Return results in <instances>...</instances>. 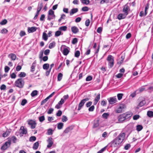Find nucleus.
<instances>
[{
	"label": "nucleus",
	"mask_w": 153,
	"mask_h": 153,
	"mask_svg": "<svg viewBox=\"0 0 153 153\" xmlns=\"http://www.w3.org/2000/svg\"><path fill=\"white\" fill-rule=\"evenodd\" d=\"M7 32H8L7 30L5 28H4V29H2L1 30V33L2 34L7 33Z\"/></svg>",
	"instance_id": "nucleus-50"
},
{
	"label": "nucleus",
	"mask_w": 153,
	"mask_h": 153,
	"mask_svg": "<svg viewBox=\"0 0 153 153\" xmlns=\"http://www.w3.org/2000/svg\"><path fill=\"white\" fill-rule=\"evenodd\" d=\"M53 131L52 129L51 128L49 129L47 131L48 134L49 135H52L53 133Z\"/></svg>",
	"instance_id": "nucleus-43"
},
{
	"label": "nucleus",
	"mask_w": 153,
	"mask_h": 153,
	"mask_svg": "<svg viewBox=\"0 0 153 153\" xmlns=\"http://www.w3.org/2000/svg\"><path fill=\"white\" fill-rule=\"evenodd\" d=\"M26 76V74L25 72H21L19 74L18 76L20 78L25 77Z\"/></svg>",
	"instance_id": "nucleus-34"
},
{
	"label": "nucleus",
	"mask_w": 153,
	"mask_h": 153,
	"mask_svg": "<svg viewBox=\"0 0 153 153\" xmlns=\"http://www.w3.org/2000/svg\"><path fill=\"white\" fill-rule=\"evenodd\" d=\"M55 46V43L53 42H52L50 43L49 44V48L50 49H51L54 47Z\"/></svg>",
	"instance_id": "nucleus-40"
},
{
	"label": "nucleus",
	"mask_w": 153,
	"mask_h": 153,
	"mask_svg": "<svg viewBox=\"0 0 153 153\" xmlns=\"http://www.w3.org/2000/svg\"><path fill=\"white\" fill-rule=\"evenodd\" d=\"M109 114L107 113H105L102 115V117L104 119H107L109 116Z\"/></svg>",
	"instance_id": "nucleus-32"
},
{
	"label": "nucleus",
	"mask_w": 153,
	"mask_h": 153,
	"mask_svg": "<svg viewBox=\"0 0 153 153\" xmlns=\"http://www.w3.org/2000/svg\"><path fill=\"white\" fill-rule=\"evenodd\" d=\"M15 85L19 88H22L25 84L24 79L20 78L17 79L15 82Z\"/></svg>",
	"instance_id": "nucleus-2"
},
{
	"label": "nucleus",
	"mask_w": 153,
	"mask_h": 153,
	"mask_svg": "<svg viewBox=\"0 0 153 153\" xmlns=\"http://www.w3.org/2000/svg\"><path fill=\"white\" fill-rule=\"evenodd\" d=\"M149 8V4L147 3L146 4L145 8V14L144 16H146L147 13V10Z\"/></svg>",
	"instance_id": "nucleus-22"
},
{
	"label": "nucleus",
	"mask_w": 153,
	"mask_h": 153,
	"mask_svg": "<svg viewBox=\"0 0 153 153\" xmlns=\"http://www.w3.org/2000/svg\"><path fill=\"white\" fill-rule=\"evenodd\" d=\"M35 68V64L34 63H33L32 64V65L31 67L30 71L32 72H33L34 71Z\"/></svg>",
	"instance_id": "nucleus-51"
},
{
	"label": "nucleus",
	"mask_w": 153,
	"mask_h": 153,
	"mask_svg": "<svg viewBox=\"0 0 153 153\" xmlns=\"http://www.w3.org/2000/svg\"><path fill=\"white\" fill-rule=\"evenodd\" d=\"M28 124L30 126L31 128L33 129L35 128L36 124L35 121L30 120L28 121Z\"/></svg>",
	"instance_id": "nucleus-10"
},
{
	"label": "nucleus",
	"mask_w": 153,
	"mask_h": 153,
	"mask_svg": "<svg viewBox=\"0 0 153 153\" xmlns=\"http://www.w3.org/2000/svg\"><path fill=\"white\" fill-rule=\"evenodd\" d=\"M107 60L108 62V65L110 68H112L114 64V59L113 56L111 55L108 56Z\"/></svg>",
	"instance_id": "nucleus-3"
},
{
	"label": "nucleus",
	"mask_w": 153,
	"mask_h": 153,
	"mask_svg": "<svg viewBox=\"0 0 153 153\" xmlns=\"http://www.w3.org/2000/svg\"><path fill=\"white\" fill-rule=\"evenodd\" d=\"M68 120L67 117L64 115H63L62 117V121L63 122H65Z\"/></svg>",
	"instance_id": "nucleus-44"
},
{
	"label": "nucleus",
	"mask_w": 153,
	"mask_h": 153,
	"mask_svg": "<svg viewBox=\"0 0 153 153\" xmlns=\"http://www.w3.org/2000/svg\"><path fill=\"white\" fill-rule=\"evenodd\" d=\"M126 105L125 104H120L117 109L116 110V112L117 113H121L122 112L123 109L126 108Z\"/></svg>",
	"instance_id": "nucleus-7"
},
{
	"label": "nucleus",
	"mask_w": 153,
	"mask_h": 153,
	"mask_svg": "<svg viewBox=\"0 0 153 153\" xmlns=\"http://www.w3.org/2000/svg\"><path fill=\"white\" fill-rule=\"evenodd\" d=\"M147 115L149 117H153V111H148L147 112Z\"/></svg>",
	"instance_id": "nucleus-26"
},
{
	"label": "nucleus",
	"mask_w": 153,
	"mask_h": 153,
	"mask_svg": "<svg viewBox=\"0 0 153 153\" xmlns=\"http://www.w3.org/2000/svg\"><path fill=\"white\" fill-rule=\"evenodd\" d=\"M69 52V51L67 48H65L63 50L62 53L64 55L66 56L68 54Z\"/></svg>",
	"instance_id": "nucleus-21"
},
{
	"label": "nucleus",
	"mask_w": 153,
	"mask_h": 153,
	"mask_svg": "<svg viewBox=\"0 0 153 153\" xmlns=\"http://www.w3.org/2000/svg\"><path fill=\"white\" fill-rule=\"evenodd\" d=\"M125 135L124 132H121L119 135L111 142V146L117 148L119 147L120 145L124 140Z\"/></svg>",
	"instance_id": "nucleus-1"
},
{
	"label": "nucleus",
	"mask_w": 153,
	"mask_h": 153,
	"mask_svg": "<svg viewBox=\"0 0 153 153\" xmlns=\"http://www.w3.org/2000/svg\"><path fill=\"white\" fill-rule=\"evenodd\" d=\"M71 30L72 32L74 34H76L79 32V29L76 26H73L71 27Z\"/></svg>",
	"instance_id": "nucleus-16"
},
{
	"label": "nucleus",
	"mask_w": 153,
	"mask_h": 153,
	"mask_svg": "<svg viewBox=\"0 0 153 153\" xmlns=\"http://www.w3.org/2000/svg\"><path fill=\"white\" fill-rule=\"evenodd\" d=\"M63 76V74L61 73H59L58 74L57 76L58 80L59 81H60L62 79Z\"/></svg>",
	"instance_id": "nucleus-35"
},
{
	"label": "nucleus",
	"mask_w": 153,
	"mask_h": 153,
	"mask_svg": "<svg viewBox=\"0 0 153 153\" xmlns=\"http://www.w3.org/2000/svg\"><path fill=\"white\" fill-rule=\"evenodd\" d=\"M55 17H54L53 16L48 15L47 19L49 21H50L51 19H54Z\"/></svg>",
	"instance_id": "nucleus-58"
},
{
	"label": "nucleus",
	"mask_w": 153,
	"mask_h": 153,
	"mask_svg": "<svg viewBox=\"0 0 153 153\" xmlns=\"http://www.w3.org/2000/svg\"><path fill=\"white\" fill-rule=\"evenodd\" d=\"M77 42V39L76 38H74L72 41V43L73 44H75Z\"/></svg>",
	"instance_id": "nucleus-62"
},
{
	"label": "nucleus",
	"mask_w": 153,
	"mask_h": 153,
	"mask_svg": "<svg viewBox=\"0 0 153 153\" xmlns=\"http://www.w3.org/2000/svg\"><path fill=\"white\" fill-rule=\"evenodd\" d=\"M97 1H100V3L101 4H108L109 2V0H97Z\"/></svg>",
	"instance_id": "nucleus-27"
},
{
	"label": "nucleus",
	"mask_w": 153,
	"mask_h": 153,
	"mask_svg": "<svg viewBox=\"0 0 153 153\" xmlns=\"http://www.w3.org/2000/svg\"><path fill=\"white\" fill-rule=\"evenodd\" d=\"M78 11V9L77 8H73L71 9L70 12V16L72 15L75 13H77Z\"/></svg>",
	"instance_id": "nucleus-18"
},
{
	"label": "nucleus",
	"mask_w": 153,
	"mask_h": 153,
	"mask_svg": "<svg viewBox=\"0 0 153 153\" xmlns=\"http://www.w3.org/2000/svg\"><path fill=\"white\" fill-rule=\"evenodd\" d=\"M27 102V100L25 99H23L21 102V105L22 106H24Z\"/></svg>",
	"instance_id": "nucleus-49"
},
{
	"label": "nucleus",
	"mask_w": 153,
	"mask_h": 153,
	"mask_svg": "<svg viewBox=\"0 0 153 153\" xmlns=\"http://www.w3.org/2000/svg\"><path fill=\"white\" fill-rule=\"evenodd\" d=\"M126 120H129L132 115V114L131 112H128L123 114Z\"/></svg>",
	"instance_id": "nucleus-11"
},
{
	"label": "nucleus",
	"mask_w": 153,
	"mask_h": 153,
	"mask_svg": "<svg viewBox=\"0 0 153 153\" xmlns=\"http://www.w3.org/2000/svg\"><path fill=\"white\" fill-rule=\"evenodd\" d=\"M131 147V145L129 144H127L124 147V149L125 150H128Z\"/></svg>",
	"instance_id": "nucleus-60"
},
{
	"label": "nucleus",
	"mask_w": 153,
	"mask_h": 153,
	"mask_svg": "<svg viewBox=\"0 0 153 153\" xmlns=\"http://www.w3.org/2000/svg\"><path fill=\"white\" fill-rule=\"evenodd\" d=\"M63 126V123H59L57 124V128L59 129L62 128Z\"/></svg>",
	"instance_id": "nucleus-33"
},
{
	"label": "nucleus",
	"mask_w": 153,
	"mask_h": 153,
	"mask_svg": "<svg viewBox=\"0 0 153 153\" xmlns=\"http://www.w3.org/2000/svg\"><path fill=\"white\" fill-rule=\"evenodd\" d=\"M146 103V101L145 100H142L140 102L138 105V106L139 107H142Z\"/></svg>",
	"instance_id": "nucleus-31"
},
{
	"label": "nucleus",
	"mask_w": 153,
	"mask_h": 153,
	"mask_svg": "<svg viewBox=\"0 0 153 153\" xmlns=\"http://www.w3.org/2000/svg\"><path fill=\"white\" fill-rule=\"evenodd\" d=\"M11 142L10 140H9L8 139V140L7 141H6L5 143L4 144V145L6 146L7 148L9 147L10 144H11Z\"/></svg>",
	"instance_id": "nucleus-38"
},
{
	"label": "nucleus",
	"mask_w": 153,
	"mask_h": 153,
	"mask_svg": "<svg viewBox=\"0 0 153 153\" xmlns=\"http://www.w3.org/2000/svg\"><path fill=\"white\" fill-rule=\"evenodd\" d=\"M89 100V99L88 98H86L84 99H83L82 100L80 103H79V105H78V107L77 109V110L78 111L80 110L82 107L84 105V104L88 100Z\"/></svg>",
	"instance_id": "nucleus-5"
},
{
	"label": "nucleus",
	"mask_w": 153,
	"mask_h": 153,
	"mask_svg": "<svg viewBox=\"0 0 153 153\" xmlns=\"http://www.w3.org/2000/svg\"><path fill=\"white\" fill-rule=\"evenodd\" d=\"M82 3L84 4L87 5L89 3V0H82Z\"/></svg>",
	"instance_id": "nucleus-53"
},
{
	"label": "nucleus",
	"mask_w": 153,
	"mask_h": 153,
	"mask_svg": "<svg viewBox=\"0 0 153 153\" xmlns=\"http://www.w3.org/2000/svg\"><path fill=\"white\" fill-rule=\"evenodd\" d=\"M38 94V91L36 90L33 91L31 94L32 97H34L37 95Z\"/></svg>",
	"instance_id": "nucleus-37"
},
{
	"label": "nucleus",
	"mask_w": 153,
	"mask_h": 153,
	"mask_svg": "<svg viewBox=\"0 0 153 153\" xmlns=\"http://www.w3.org/2000/svg\"><path fill=\"white\" fill-rule=\"evenodd\" d=\"M7 20L4 19L0 23V24L1 25H4L7 24Z\"/></svg>",
	"instance_id": "nucleus-56"
},
{
	"label": "nucleus",
	"mask_w": 153,
	"mask_h": 153,
	"mask_svg": "<svg viewBox=\"0 0 153 153\" xmlns=\"http://www.w3.org/2000/svg\"><path fill=\"white\" fill-rule=\"evenodd\" d=\"M9 57L12 60H16V55L13 53H10L8 55Z\"/></svg>",
	"instance_id": "nucleus-19"
},
{
	"label": "nucleus",
	"mask_w": 153,
	"mask_h": 153,
	"mask_svg": "<svg viewBox=\"0 0 153 153\" xmlns=\"http://www.w3.org/2000/svg\"><path fill=\"white\" fill-rule=\"evenodd\" d=\"M92 79V77L90 76H88L86 79V81H89L91 80Z\"/></svg>",
	"instance_id": "nucleus-54"
},
{
	"label": "nucleus",
	"mask_w": 153,
	"mask_h": 153,
	"mask_svg": "<svg viewBox=\"0 0 153 153\" xmlns=\"http://www.w3.org/2000/svg\"><path fill=\"white\" fill-rule=\"evenodd\" d=\"M48 35L46 33L44 32L43 33L42 36V39L45 41H46L48 39Z\"/></svg>",
	"instance_id": "nucleus-23"
},
{
	"label": "nucleus",
	"mask_w": 153,
	"mask_h": 153,
	"mask_svg": "<svg viewBox=\"0 0 153 153\" xmlns=\"http://www.w3.org/2000/svg\"><path fill=\"white\" fill-rule=\"evenodd\" d=\"M19 130V136H22L24 134H26L27 133V130L24 127L22 126L20 127Z\"/></svg>",
	"instance_id": "nucleus-6"
},
{
	"label": "nucleus",
	"mask_w": 153,
	"mask_h": 153,
	"mask_svg": "<svg viewBox=\"0 0 153 153\" xmlns=\"http://www.w3.org/2000/svg\"><path fill=\"white\" fill-rule=\"evenodd\" d=\"M88 7H84L82 8V10L83 12H86L88 10Z\"/></svg>",
	"instance_id": "nucleus-47"
},
{
	"label": "nucleus",
	"mask_w": 153,
	"mask_h": 153,
	"mask_svg": "<svg viewBox=\"0 0 153 153\" xmlns=\"http://www.w3.org/2000/svg\"><path fill=\"white\" fill-rule=\"evenodd\" d=\"M36 140V137L35 136H31L30 137L29 141L30 142H33Z\"/></svg>",
	"instance_id": "nucleus-42"
},
{
	"label": "nucleus",
	"mask_w": 153,
	"mask_h": 153,
	"mask_svg": "<svg viewBox=\"0 0 153 153\" xmlns=\"http://www.w3.org/2000/svg\"><path fill=\"white\" fill-rule=\"evenodd\" d=\"M74 127L72 126H71L67 127L64 131V132L67 133L73 129Z\"/></svg>",
	"instance_id": "nucleus-17"
},
{
	"label": "nucleus",
	"mask_w": 153,
	"mask_h": 153,
	"mask_svg": "<svg viewBox=\"0 0 153 153\" xmlns=\"http://www.w3.org/2000/svg\"><path fill=\"white\" fill-rule=\"evenodd\" d=\"M44 51L42 50L40 51L39 54V58L40 59H42V58Z\"/></svg>",
	"instance_id": "nucleus-48"
},
{
	"label": "nucleus",
	"mask_w": 153,
	"mask_h": 153,
	"mask_svg": "<svg viewBox=\"0 0 153 153\" xmlns=\"http://www.w3.org/2000/svg\"><path fill=\"white\" fill-rule=\"evenodd\" d=\"M90 23V21L89 19H88L86 20L85 22V25L87 27H88L89 25V24Z\"/></svg>",
	"instance_id": "nucleus-59"
},
{
	"label": "nucleus",
	"mask_w": 153,
	"mask_h": 153,
	"mask_svg": "<svg viewBox=\"0 0 153 153\" xmlns=\"http://www.w3.org/2000/svg\"><path fill=\"white\" fill-rule=\"evenodd\" d=\"M48 15L53 16L54 17H55L54 14V12L52 9H50L49 10Z\"/></svg>",
	"instance_id": "nucleus-28"
},
{
	"label": "nucleus",
	"mask_w": 153,
	"mask_h": 153,
	"mask_svg": "<svg viewBox=\"0 0 153 153\" xmlns=\"http://www.w3.org/2000/svg\"><path fill=\"white\" fill-rule=\"evenodd\" d=\"M143 127L142 125H138L136 126V130L138 131H140L142 129Z\"/></svg>",
	"instance_id": "nucleus-30"
},
{
	"label": "nucleus",
	"mask_w": 153,
	"mask_h": 153,
	"mask_svg": "<svg viewBox=\"0 0 153 153\" xmlns=\"http://www.w3.org/2000/svg\"><path fill=\"white\" fill-rule=\"evenodd\" d=\"M130 4L127 3L124 6L123 9V12L124 13L127 15H128V12L130 11Z\"/></svg>",
	"instance_id": "nucleus-4"
},
{
	"label": "nucleus",
	"mask_w": 153,
	"mask_h": 153,
	"mask_svg": "<svg viewBox=\"0 0 153 153\" xmlns=\"http://www.w3.org/2000/svg\"><path fill=\"white\" fill-rule=\"evenodd\" d=\"M39 146V143L38 142V141L36 142V143H34L33 144V149L35 150H36L38 148Z\"/></svg>",
	"instance_id": "nucleus-24"
},
{
	"label": "nucleus",
	"mask_w": 153,
	"mask_h": 153,
	"mask_svg": "<svg viewBox=\"0 0 153 153\" xmlns=\"http://www.w3.org/2000/svg\"><path fill=\"white\" fill-rule=\"evenodd\" d=\"M49 65L48 63L45 64L43 66V69L48 70L49 68Z\"/></svg>",
	"instance_id": "nucleus-36"
},
{
	"label": "nucleus",
	"mask_w": 153,
	"mask_h": 153,
	"mask_svg": "<svg viewBox=\"0 0 153 153\" xmlns=\"http://www.w3.org/2000/svg\"><path fill=\"white\" fill-rule=\"evenodd\" d=\"M67 27L66 26H62L59 28V30L65 31L67 30Z\"/></svg>",
	"instance_id": "nucleus-39"
},
{
	"label": "nucleus",
	"mask_w": 153,
	"mask_h": 153,
	"mask_svg": "<svg viewBox=\"0 0 153 153\" xmlns=\"http://www.w3.org/2000/svg\"><path fill=\"white\" fill-rule=\"evenodd\" d=\"M37 29V28L35 27H29L28 28V31L29 33H33Z\"/></svg>",
	"instance_id": "nucleus-14"
},
{
	"label": "nucleus",
	"mask_w": 153,
	"mask_h": 153,
	"mask_svg": "<svg viewBox=\"0 0 153 153\" xmlns=\"http://www.w3.org/2000/svg\"><path fill=\"white\" fill-rule=\"evenodd\" d=\"M80 53L79 51H76L75 53V56L76 57H78L80 55Z\"/></svg>",
	"instance_id": "nucleus-45"
},
{
	"label": "nucleus",
	"mask_w": 153,
	"mask_h": 153,
	"mask_svg": "<svg viewBox=\"0 0 153 153\" xmlns=\"http://www.w3.org/2000/svg\"><path fill=\"white\" fill-rule=\"evenodd\" d=\"M127 15L125 13H120L117 16V19L119 20H121L125 19Z\"/></svg>",
	"instance_id": "nucleus-12"
},
{
	"label": "nucleus",
	"mask_w": 153,
	"mask_h": 153,
	"mask_svg": "<svg viewBox=\"0 0 153 153\" xmlns=\"http://www.w3.org/2000/svg\"><path fill=\"white\" fill-rule=\"evenodd\" d=\"M123 94H118L117 95V97L118 99L119 100H120L122 98Z\"/></svg>",
	"instance_id": "nucleus-46"
},
{
	"label": "nucleus",
	"mask_w": 153,
	"mask_h": 153,
	"mask_svg": "<svg viewBox=\"0 0 153 153\" xmlns=\"http://www.w3.org/2000/svg\"><path fill=\"white\" fill-rule=\"evenodd\" d=\"M39 121L40 122L42 123L45 120V116H42L40 117H39Z\"/></svg>",
	"instance_id": "nucleus-41"
},
{
	"label": "nucleus",
	"mask_w": 153,
	"mask_h": 153,
	"mask_svg": "<svg viewBox=\"0 0 153 153\" xmlns=\"http://www.w3.org/2000/svg\"><path fill=\"white\" fill-rule=\"evenodd\" d=\"M107 101L105 100H102L101 102V105L103 106H105L106 105Z\"/></svg>",
	"instance_id": "nucleus-57"
},
{
	"label": "nucleus",
	"mask_w": 153,
	"mask_h": 153,
	"mask_svg": "<svg viewBox=\"0 0 153 153\" xmlns=\"http://www.w3.org/2000/svg\"><path fill=\"white\" fill-rule=\"evenodd\" d=\"M8 139L9 140H10L11 142L12 141L14 143H16V140H17V138L16 137L14 136H12L10 138H8Z\"/></svg>",
	"instance_id": "nucleus-25"
},
{
	"label": "nucleus",
	"mask_w": 153,
	"mask_h": 153,
	"mask_svg": "<svg viewBox=\"0 0 153 153\" xmlns=\"http://www.w3.org/2000/svg\"><path fill=\"white\" fill-rule=\"evenodd\" d=\"M100 98V94H98L96 97L94 99V105H95L97 104V103L98 102V101L99 100Z\"/></svg>",
	"instance_id": "nucleus-15"
},
{
	"label": "nucleus",
	"mask_w": 153,
	"mask_h": 153,
	"mask_svg": "<svg viewBox=\"0 0 153 153\" xmlns=\"http://www.w3.org/2000/svg\"><path fill=\"white\" fill-rule=\"evenodd\" d=\"M106 146L105 147H104L100 151H98L97 153H102L106 149Z\"/></svg>",
	"instance_id": "nucleus-64"
},
{
	"label": "nucleus",
	"mask_w": 153,
	"mask_h": 153,
	"mask_svg": "<svg viewBox=\"0 0 153 153\" xmlns=\"http://www.w3.org/2000/svg\"><path fill=\"white\" fill-rule=\"evenodd\" d=\"M47 141L48 143L47 147L48 148H50L52 146L53 143V139L51 137H49Z\"/></svg>",
	"instance_id": "nucleus-9"
},
{
	"label": "nucleus",
	"mask_w": 153,
	"mask_h": 153,
	"mask_svg": "<svg viewBox=\"0 0 153 153\" xmlns=\"http://www.w3.org/2000/svg\"><path fill=\"white\" fill-rule=\"evenodd\" d=\"M43 6V4L42 2L39 3L37 9V11L40 12L42 10Z\"/></svg>",
	"instance_id": "nucleus-20"
},
{
	"label": "nucleus",
	"mask_w": 153,
	"mask_h": 153,
	"mask_svg": "<svg viewBox=\"0 0 153 153\" xmlns=\"http://www.w3.org/2000/svg\"><path fill=\"white\" fill-rule=\"evenodd\" d=\"M48 99H48V98L47 97L45 99H44L41 102V105H43L44 104H45V103H46Z\"/></svg>",
	"instance_id": "nucleus-61"
},
{
	"label": "nucleus",
	"mask_w": 153,
	"mask_h": 153,
	"mask_svg": "<svg viewBox=\"0 0 153 153\" xmlns=\"http://www.w3.org/2000/svg\"><path fill=\"white\" fill-rule=\"evenodd\" d=\"M10 133V131H9L8 130H7L3 134L2 136L4 137H6L7 136L9 135Z\"/></svg>",
	"instance_id": "nucleus-29"
},
{
	"label": "nucleus",
	"mask_w": 153,
	"mask_h": 153,
	"mask_svg": "<svg viewBox=\"0 0 153 153\" xmlns=\"http://www.w3.org/2000/svg\"><path fill=\"white\" fill-rule=\"evenodd\" d=\"M118 118L119 121L121 122H123V121L126 120L124 115L123 114L120 115L118 117Z\"/></svg>",
	"instance_id": "nucleus-13"
},
{
	"label": "nucleus",
	"mask_w": 153,
	"mask_h": 153,
	"mask_svg": "<svg viewBox=\"0 0 153 153\" xmlns=\"http://www.w3.org/2000/svg\"><path fill=\"white\" fill-rule=\"evenodd\" d=\"M53 110L54 109L53 108H50L48 111V114H51L53 112Z\"/></svg>",
	"instance_id": "nucleus-63"
},
{
	"label": "nucleus",
	"mask_w": 153,
	"mask_h": 153,
	"mask_svg": "<svg viewBox=\"0 0 153 153\" xmlns=\"http://www.w3.org/2000/svg\"><path fill=\"white\" fill-rule=\"evenodd\" d=\"M140 117V116L139 115H135L133 117V119L134 120H136L138 119Z\"/></svg>",
	"instance_id": "nucleus-52"
},
{
	"label": "nucleus",
	"mask_w": 153,
	"mask_h": 153,
	"mask_svg": "<svg viewBox=\"0 0 153 153\" xmlns=\"http://www.w3.org/2000/svg\"><path fill=\"white\" fill-rule=\"evenodd\" d=\"M109 104L112 105L116 103L117 102V100L115 97H111L108 98L107 99Z\"/></svg>",
	"instance_id": "nucleus-8"
},
{
	"label": "nucleus",
	"mask_w": 153,
	"mask_h": 153,
	"mask_svg": "<svg viewBox=\"0 0 153 153\" xmlns=\"http://www.w3.org/2000/svg\"><path fill=\"white\" fill-rule=\"evenodd\" d=\"M61 32L60 31H57L55 32V36H58L61 35Z\"/></svg>",
	"instance_id": "nucleus-55"
}]
</instances>
